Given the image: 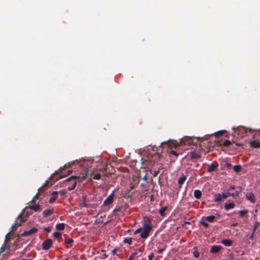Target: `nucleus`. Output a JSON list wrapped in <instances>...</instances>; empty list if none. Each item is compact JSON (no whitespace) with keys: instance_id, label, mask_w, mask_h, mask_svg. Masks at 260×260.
I'll use <instances>...</instances> for the list:
<instances>
[{"instance_id":"1","label":"nucleus","mask_w":260,"mask_h":260,"mask_svg":"<svg viewBox=\"0 0 260 260\" xmlns=\"http://www.w3.org/2000/svg\"><path fill=\"white\" fill-rule=\"evenodd\" d=\"M153 151V152H148L146 157L142 158V164L144 168H148L153 166L154 164L159 159L160 155L159 153L154 152V150Z\"/></svg>"},{"instance_id":"2","label":"nucleus","mask_w":260,"mask_h":260,"mask_svg":"<svg viewBox=\"0 0 260 260\" xmlns=\"http://www.w3.org/2000/svg\"><path fill=\"white\" fill-rule=\"evenodd\" d=\"M88 172H89V170L88 169H87L85 171V173L84 174H83L81 177H80L79 176L74 175V176H72L70 178L67 179L66 180V181H67V182L72 181L71 186L68 187V190H70V191L73 190L75 188L76 184H77V181H76V180L79 179L80 178H81L82 179H86L87 177Z\"/></svg>"},{"instance_id":"3","label":"nucleus","mask_w":260,"mask_h":260,"mask_svg":"<svg viewBox=\"0 0 260 260\" xmlns=\"http://www.w3.org/2000/svg\"><path fill=\"white\" fill-rule=\"evenodd\" d=\"M197 141L198 139L196 138H193L189 137H185L182 139L181 142L184 145H191L193 144L194 143L197 142Z\"/></svg>"},{"instance_id":"4","label":"nucleus","mask_w":260,"mask_h":260,"mask_svg":"<svg viewBox=\"0 0 260 260\" xmlns=\"http://www.w3.org/2000/svg\"><path fill=\"white\" fill-rule=\"evenodd\" d=\"M201 152L202 150L201 149L199 150H195L190 152L189 156L191 159H198L201 157Z\"/></svg>"},{"instance_id":"5","label":"nucleus","mask_w":260,"mask_h":260,"mask_svg":"<svg viewBox=\"0 0 260 260\" xmlns=\"http://www.w3.org/2000/svg\"><path fill=\"white\" fill-rule=\"evenodd\" d=\"M114 192L111 193L104 201L103 206H107L111 204L114 201Z\"/></svg>"},{"instance_id":"6","label":"nucleus","mask_w":260,"mask_h":260,"mask_svg":"<svg viewBox=\"0 0 260 260\" xmlns=\"http://www.w3.org/2000/svg\"><path fill=\"white\" fill-rule=\"evenodd\" d=\"M52 244V241L51 239H48L44 241L42 243V248L47 250L49 249Z\"/></svg>"},{"instance_id":"7","label":"nucleus","mask_w":260,"mask_h":260,"mask_svg":"<svg viewBox=\"0 0 260 260\" xmlns=\"http://www.w3.org/2000/svg\"><path fill=\"white\" fill-rule=\"evenodd\" d=\"M142 229L150 232L152 230V225L149 219L145 220L143 223Z\"/></svg>"},{"instance_id":"8","label":"nucleus","mask_w":260,"mask_h":260,"mask_svg":"<svg viewBox=\"0 0 260 260\" xmlns=\"http://www.w3.org/2000/svg\"><path fill=\"white\" fill-rule=\"evenodd\" d=\"M38 229L34 227L28 231H24L23 233H22L21 235L23 237L30 236L36 233Z\"/></svg>"},{"instance_id":"9","label":"nucleus","mask_w":260,"mask_h":260,"mask_svg":"<svg viewBox=\"0 0 260 260\" xmlns=\"http://www.w3.org/2000/svg\"><path fill=\"white\" fill-rule=\"evenodd\" d=\"M238 131L239 132L242 133L243 134H246L247 133H252L254 131V129L251 128H247L244 126H239L237 128Z\"/></svg>"},{"instance_id":"10","label":"nucleus","mask_w":260,"mask_h":260,"mask_svg":"<svg viewBox=\"0 0 260 260\" xmlns=\"http://www.w3.org/2000/svg\"><path fill=\"white\" fill-rule=\"evenodd\" d=\"M218 167V164L215 161L208 166V172H212L215 171Z\"/></svg>"},{"instance_id":"11","label":"nucleus","mask_w":260,"mask_h":260,"mask_svg":"<svg viewBox=\"0 0 260 260\" xmlns=\"http://www.w3.org/2000/svg\"><path fill=\"white\" fill-rule=\"evenodd\" d=\"M25 209H30L36 212L39 211L40 210V206L39 204H35L34 205H29L25 207Z\"/></svg>"},{"instance_id":"12","label":"nucleus","mask_w":260,"mask_h":260,"mask_svg":"<svg viewBox=\"0 0 260 260\" xmlns=\"http://www.w3.org/2000/svg\"><path fill=\"white\" fill-rule=\"evenodd\" d=\"M250 146L251 148H260V141L258 140L251 141L249 143Z\"/></svg>"},{"instance_id":"13","label":"nucleus","mask_w":260,"mask_h":260,"mask_svg":"<svg viewBox=\"0 0 260 260\" xmlns=\"http://www.w3.org/2000/svg\"><path fill=\"white\" fill-rule=\"evenodd\" d=\"M246 198L248 200L250 201L253 203H254L256 202L255 196L252 192L247 193Z\"/></svg>"},{"instance_id":"14","label":"nucleus","mask_w":260,"mask_h":260,"mask_svg":"<svg viewBox=\"0 0 260 260\" xmlns=\"http://www.w3.org/2000/svg\"><path fill=\"white\" fill-rule=\"evenodd\" d=\"M26 221V217H22V214H20L17 217V226H20L22 223Z\"/></svg>"},{"instance_id":"15","label":"nucleus","mask_w":260,"mask_h":260,"mask_svg":"<svg viewBox=\"0 0 260 260\" xmlns=\"http://www.w3.org/2000/svg\"><path fill=\"white\" fill-rule=\"evenodd\" d=\"M58 191H54L51 193L52 197H51L49 200V202L50 204L54 203L57 197Z\"/></svg>"},{"instance_id":"16","label":"nucleus","mask_w":260,"mask_h":260,"mask_svg":"<svg viewBox=\"0 0 260 260\" xmlns=\"http://www.w3.org/2000/svg\"><path fill=\"white\" fill-rule=\"evenodd\" d=\"M235 207V204L234 203H225L224 205V208L226 211L232 209L234 208Z\"/></svg>"},{"instance_id":"17","label":"nucleus","mask_w":260,"mask_h":260,"mask_svg":"<svg viewBox=\"0 0 260 260\" xmlns=\"http://www.w3.org/2000/svg\"><path fill=\"white\" fill-rule=\"evenodd\" d=\"M186 180V177L183 175H182V176L178 179V183L179 184V189H180L181 188L182 185L184 183V181Z\"/></svg>"},{"instance_id":"18","label":"nucleus","mask_w":260,"mask_h":260,"mask_svg":"<svg viewBox=\"0 0 260 260\" xmlns=\"http://www.w3.org/2000/svg\"><path fill=\"white\" fill-rule=\"evenodd\" d=\"M53 212V209H46L43 212V217L45 218L47 217L50 216L51 214H52Z\"/></svg>"},{"instance_id":"19","label":"nucleus","mask_w":260,"mask_h":260,"mask_svg":"<svg viewBox=\"0 0 260 260\" xmlns=\"http://www.w3.org/2000/svg\"><path fill=\"white\" fill-rule=\"evenodd\" d=\"M222 247L220 245H214L211 247V252L212 253H217L218 252Z\"/></svg>"},{"instance_id":"20","label":"nucleus","mask_w":260,"mask_h":260,"mask_svg":"<svg viewBox=\"0 0 260 260\" xmlns=\"http://www.w3.org/2000/svg\"><path fill=\"white\" fill-rule=\"evenodd\" d=\"M193 196L197 199H200L202 197V192L200 190L196 189L194 191Z\"/></svg>"},{"instance_id":"21","label":"nucleus","mask_w":260,"mask_h":260,"mask_svg":"<svg viewBox=\"0 0 260 260\" xmlns=\"http://www.w3.org/2000/svg\"><path fill=\"white\" fill-rule=\"evenodd\" d=\"M150 232L148 231L143 230V231L141 233L140 236L143 239H146L149 236Z\"/></svg>"},{"instance_id":"22","label":"nucleus","mask_w":260,"mask_h":260,"mask_svg":"<svg viewBox=\"0 0 260 260\" xmlns=\"http://www.w3.org/2000/svg\"><path fill=\"white\" fill-rule=\"evenodd\" d=\"M221 243L226 246H230L232 244V241L230 239H223Z\"/></svg>"},{"instance_id":"23","label":"nucleus","mask_w":260,"mask_h":260,"mask_svg":"<svg viewBox=\"0 0 260 260\" xmlns=\"http://www.w3.org/2000/svg\"><path fill=\"white\" fill-rule=\"evenodd\" d=\"M20 214H22V217H26V219H27V217L31 214V210L30 211H28L27 210H26L25 209L22 211L21 213Z\"/></svg>"},{"instance_id":"24","label":"nucleus","mask_w":260,"mask_h":260,"mask_svg":"<svg viewBox=\"0 0 260 260\" xmlns=\"http://www.w3.org/2000/svg\"><path fill=\"white\" fill-rule=\"evenodd\" d=\"M238 188L239 189L235 191V192L231 193V196L234 198L239 197V193L241 192L242 187L241 186H238Z\"/></svg>"},{"instance_id":"25","label":"nucleus","mask_w":260,"mask_h":260,"mask_svg":"<svg viewBox=\"0 0 260 260\" xmlns=\"http://www.w3.org/2000/svg\"><path fill=\"white\" fill-rule=\"evenodd\" d=\"M73 240L72 239H68L66 241H65V244H66V247L69 248L71 247L73 245Z\"/></svg>"},{"instance_id":"26","label":"nucleus","mask_w":260,"mask_h":260,"mask_svg":"<svg viewBox=\"0 0 260 260\" xmlns=\"http://www.w3.org/2000/svg\"><path fill=\"white\" fill-rule=\"evenodd\" d=\"M214 197L215 198L214 199V202L216 203L220 202L221 199H222V195L220 193L215 194L214 195Z\"/></svg>"},{"instance_id":"27","label":"nucleus","mask_w":260,"mask_h":260,"mask_svg":"<svg viewBox=\"0 0 260 260\" xmlns=\"http://www.w3.org/2000/svg\"><path fill=\"white\" fill-rule=\"evenodd\" d=\"M48 183H49V181H46V182L44 183V184L38 189V193L39 194L41 193V192H43L44 191V190H45L44 187L48 185Z\"/></svg>"},{"instance_id":"28","label":"nucleus","mask_w":260,"mask_h":260,"mask_svg":"<svg viewBox=\"0 0 260 260\" xmlns=\"http://www.w3.org/2000/svg\"><path fill=\"white\" fill-rule=\"evenodd\" d=\"M167 208L168 207L167 206L162 207L161 209L159 210V214L162 216H164L165 214V212L167 210Z\"/></svg>"},{"instance_id":"29","label":"nucleus","mask_w":260,"mask_h":260,"mask_svg":"<svg viewBox=\"0 0 260 260\" xmlns=\"http://www.w3.org/2000/svg\"><path fill=\"white\" fill-rule=\"evenodd\" d=\"M64 227H65L64 223H58L56 225V229L57 230H59V231H62V230H64Z\"/></svg>"},{"instance_id":"30","label":"nucleus","mask_w":260,"mask_h":260,"mask_svg":"<svg viewBox=\"0 0 260 260\" xmlns=\"http://www.w3.org/2000/svg\"><path fill=\"white\" fill-rule=\"evenodd\" d=\"M215 219V216L213 215H210L206 217V220L209 222H213Z\"/></svg>"},{"instance_id":"31","label":"nucleus","mask_w":260,"mask_h":260,"mask_svg":"<svg viewBox=\"0 0 260 260\" xmlns=\"http://www.w3.org/2000/svg\"><path fill=\"white\" fill-rule=\"evenodd\" d=\"M164 144H168L169 145H171L174 144V142L173 140H169L167 141H164L160 143V145L159 146V147H161V146L163 145Z\"/></svg>"},{"instance_id":"32","label":"nucleus","mask_w":260,"mask_h":260,"mask_svg":"<svg viewBox=\"0 0 260 260\" xmlns=\"http://www.w3.org/2000/svg\"><path fill=\"white\" fill-rule=\"evenodd\" d=\"M225 132L226 131H224V130H222V131H218V132H216L215 133V136L216 137H218L220 136H221V135H223L225 133Z\"/></svg>"},{"instance_id":"33","label":"nucleus","mask_w":260,"mask_h":260,"mask_svg":"<svg viewBox=\"0 0 260 260\" xmlns=\"http://www.w3.org/2000/svg\"><path fill=\"white\" fill-rule=\"evenodd\" d=\"M233 169L235 172L238 173L241 170V166L240 165H235L234 166Z\"/></svg>"},{"instance_id":"34","label":"nucleus","mask_w":260,"mask_h":260,"mask_svg":"<svg viewBox=\"0 0 260 260\" xmlns=\"http://www.w3.org/2000/svg\"><path fill=\"white\" fill-rule=\"evenodd\" d=\"M231 193L229 191L227 192H223L221 194L222 199H226L229 196H231Z\"/></svg>"},{"instance_id":"35","label":"nucleus","mask_w":260,"mask_h":260,"mask_svg":"<svg viewBox=\"0 0 260 260\" xmlns=\"http://www.w3.org/2000/svg\"><path fill=\"white\" fill-rule=\"evenodd\" d=\"M123 242L124 243H127L128 244H131L132 242V238H129V237L125 238H124Z\"/></svg>"},{"instance_id":"36","label":"nucleus","mask_w":260,"mask_h":260,"mask_svg":"<svg viewBox=\"0 0 260 260\" xmlns=\"http://www.w3.org/2000/svg\"><path fill=\"white\" fill-rule=\"evenodd\" d=\"M199 223L200 224L203 225L205 228H208L209 227V224L208 223H207L206 222H205V221H204L203 219L201 220L200 221H199Z\"/></svg>"},{"instance_id":"37","label":"nucleus","mask_w":260,"mask_h":260,"mask_svg":"<svg viewBox=\"0 0 260 260\" xmlns=\"http://www.w3.org/2000/svg\"><path fill=\"white\" fill-rule=\"evenodd\" d=\"M248 212V211L247 210H240L239 211V215L243 217Z\"/></svg>"},{"instance_id":"38","label":"nucleus","mask_w":260,"mask_h":260,"mask_svg":"<svg viewBox=\"0 0 260 260\" xmlns=\"http://www.w3.org/2000/svg\"><path fill=\"white\" fill-rule=\"evenodd\" d=\"M260 226V222L258 221H256L253 227V231L255 232V231Z\"/></svg>"},{"instance_id":"39","label":"nucleus","mask_w":260,"mask_h":260,"mask_svg":"<svg viewBox=\"0 0 260 260\" xmlns=\"http://www.w3.org/2000/svg\"><path fill=\"white\" fill-rule=\"evenodd\" d=\"M67 192V191L66 189H62V190H61L58 191V194L59 193L60 195L64 197V196H66Z\"/></svg>"},{"instance_id":"40","label":"nucleus","mask_w":260,"mask_h":260,"mask_svg":"<svg viewBox=\"0 0 260 260\" xmlns=\"http://www.w3.org/2000/svg\"><path fill=\"white\" fill-rule=\"evenodd\" d=\"M39 193H38L37 194H36V196L34 197V198L31 200V203L32 204L35 203L36 202V201L39 199Z\"/></svg>"},{"instance_id":"41","label":"nucleus","mask_w":260,"mask_h":260,"mask_svg":"<svg viewBox=\"0 0 260 260\" xmlns=\"http://www.w3.org/2000/svg\"><path fill=\"white\" fill-rule=\"evenodd\" d=\"M231 144V142L229 140H225L223 143H222V146H225V147H228L229 146L230 144Z\"/></svg>"},{"instance_id":"42","label":"nucleus","mask_w":260,"mask_h":260,"mask_svg":"<svg viewBox=\"0 0 260 260\" xmlns=\"http://www.w3.org/2000/svg\"><path fill=\"white\" fill-rule=\"evenodd\" d=\"M120 209L121 208L120 206H116L113 210V213L114 214H116L117 212H119L120 211Z\"/></svg>"},{"instance_id":"43","label":"nucleus","mask_w":260,"mask_h":260,"mask_svg":"<svg viewBox=\"0 0 260 260\" xmlns=\"http://www.w3.org/2000/svg\"><path fill=\"white\" fill-rule=\"evenodd\" d=\"M60 236L61 233L58 232H55L53 233V237L56 239L59 238Z\"/></svg>"},{"instance_id":"44","label":"nucleus","mask_w":260,"mask_h":260,"mask_svg":"<svg viewBox=\"0 0 260 260\" xmlns=\"http://www.w3.org/2000/svg\"><path fill=\"white\" fill-rule=\"evenodd\" d=\"M150 173L152 175L153 177H156L159 172V170L156 171H152V170H150Z\"/></svg>"},{"instance_id":"45","label":"nucleus","mask_w":260,"mask_h":260,"mask_svg":"<svg viewBox=\"0 0 260 260\" xmlns=\"http://www.w3.org/2000/svg\"><path fill=\"white\" fill-rule=\"evenodd\" d=\"M138 253L137 252H134L129 257H132V259H134L135 258L138 257Z\"/></svg>"},{"instance_id":"46","label":"nucleus","mask_w":260,"mask_h":260,"mask_svg":"<svg viewBox=\"0 0 260 260\" xmlns=\"http://www.w3.org/2000/svg\"><path fill=\"white\" fill-rule=\"evenodd\" d=\"M101 175L100 173H97L94 175L93 179L95 180H99L101 178Z\"/></svg>"},{"instance_id":"47","label":"nucleus","mask_w":260,"mask_h":260,"mask_svg":"<svg viewBox=\"0 0 260 260\" xmlns=\"http://www.w3.org/2000/svg\"><path fill=\"white\" fill-rule=\"evenodd\" d=\"M193 255L194 256V257L196 258H198L200 256V254H199V252L198 250H194L193 252Z\"/></svg>"},{"instance_id":"48","label":"nucleus","mask_w":260,"mask_h":260,"mask_svg":"<svg viewBox=\"0 0 260 260\" xmlns=\"http://www.w3.org/2000/svg\"><path fill=\"white\" fill-rule=\"evenodd\" d=\"M11 236V233H8L5 237V242H7L9 241Z\"/></svg>"},{"instance_id":"49","label":"nucleus","mask_w":260,"mask_h":260,"mask_svg":"<svg viewBox=\"0 0 260 260\" xmlns=\"http://www.w3.org/2000/svg\"><path fill=\"white\" fill-rule=\"evenodd\" d=\"M142 230V228H140L139 229H138L137 230H136L135 232H134V234L136 235L138 233H140V232Z\"/></svg>"},{"instance_id":"50","label":"nucleus","mask_w":260,"mask_h":260,"mask_svg":"<svg viewBox=\"0 0 260 260\" xmlns=\"http://www.w3.org/2000/svg\"><path fill=\"white\" fill-rule=\"evenodd\" d=\"M254 235H255V232H254L253 231L251 235L249 237V239L251 240H253V239H254Z\"/></svg>"},{"instance_id":"51","label":"nucleus","mask_w":260,"mask_h":260,"mask_svg":"<svg viewBox=\"0 0 260 260\" xmlns=\"http://www.w3.org/2000/svg\"><path fill=\"white\" fill-rule=\"evenodd\" d=\"M170 154H172V155H175V156L177 157L178 156V154L177 153V152L174 151V150H171L170 151Z\"/></svg>"},{"instance_id":"52","label":"nucleus","mask_w":260,"mask_h":260,"mask_svg":"<svg viewBox=\"0 0 260 260\" xmlns=\"http://www.w3.org/2000/svg\"><path fill=\"white\" fill-rule=\"evenodd\" d=\"M6 249V246L3 245L1 248L0 253L3 252Z\"/></svg>"},{"instance_id":"53","label":"nucleus","mask_w":260,"mask_h":260,"mask_svg":"<svg viewBox=\"0 0 260 260\" xmlns=\"http://www.w3.org/2000/svg\"><path fill=\"white\" fill-rule=\"evenodd\" d=\"M17 226V223H15L14 224H12V226H11V229L13 231V230H16V226Z\"/></svg>"},{"instance_id":"54","label":"nucleus","mask_w":260,"mask_h":260,"mask_svg":"<svg viewBox=\"0 0 260 260\" xmlns=\"http://www.w3.org/2000/svg\"><path fill=\"white\" fill-rule=\"evenodd\" d=\"M154 257L153 253H151L148 256V260H152V258Z\"/></svg>"},{"instance_id":"55","label":"nucleus","mask_w":260,"mask_h":260,"mask_svg":"<svg viewBox=\"0 0 260 260\" xmlns=\"http://www.w3.org/2000/svg\"><path fill=\"white\" fill-rule=\"evenodd\" d=\"M44 230L47 232H50L51 231V229L49 227H46L44 229Z\"/></svg>"},{"instance_id":"56","label":"nucleus","mask_w":260,"mask_h":260,"mask_svg":"<svg viewBox=\"0 0 260 260\" xmlns=\"http://www.w3.org/2000/svg\"><path fill=\"white\" fill-rule=\"evenodd\" d=\"M236 188V187L234 185H232L230 187L229 189H228V191L230 192L231 190H234Z\"/></svg>"},{"instance_id":"57","label":"nucleus","mask_w":260,"mask_h":260,"mask_svg":"<svg viewBox=\"0 0 260 260\" xmlns=\"http://www.w3.org/2000/svg\"><path fill=\"white\" fill-rule=\"evenodd\" d=\"M116 251H117V249L116 248H114V249H113L111 251V254L112 255H114L116 253Z\"/></svg>"},{"instance_id":"58","label":"nucleus","mask_w":260,"mask_h":260,"mask_svg":"<svg viewBox=\"0 0 260 260\" xmlns=\"http://www.w3.org/2000/svg\"><path fill=\"white\" fill-rule=\"evenodd\" d=\"M165 248L159 249L157 250V253L160 254L163 252Z\"/></svg>"},{"instance_id":"59","label":"nucleus","mask_w":260,"mask_h":260,"mask_svg":"<svg viewBox=\"0 0 260 260\" xmlns=\"http://www.w3.org/2000/svg\"><path fill=\"white\" fill-rule=\"evenodd\" d=\"M225 166L226 167H231L232 166V165L230 162H225Z\"/></svg>"},{"instance_id":"60","label":"nucleus","mask_w":260,"mask_h":260,"mask_svg":"<svg viewBox=\"0 0 260 260\" xmlns=\"http://www.w3.org/2000/svg\"><path fill=\"white\" fill-rule=\"evenodd\" d=\"M237 225H238V223H233L231 225V226H233V227L237 226Z\"/></svg>"},{"instance_id":"61","label":"nucleus","mask_w":260,"mask_h":260,"mask_svg":"<svg viewBox=\"0 0 260 260\" xmlns=\"http://www.w3.org/2000/svg\"><path fill=\"white\" fill-rule=\"evenodd\" d=\"M143 179L145 181H147V177L146 175H145V176L143 178Z\"/></svg>"},{"instance_id":"62","label":"nucleus","mask_w":260,"mask_h":260,"mask_svg":"<svg viewBox=\"0 0 260 260\" xmlns=\"http://www.w3.org/2000/svg\"><path fill=\"white\" fill-rule=\"evenodd\" d=\"M72 173V171L71 170H69L68 172V175H70Z\"/></svg>"},{"instance_id":"63","label":"nucleus","mask_w":260,"mask_h":260,"mask_svg":"<svg viewBox=\"0 0 260 260\" xmlns=\"http://www.w3.org/2000/svg\"><path fill=\"white\" fill-rule=\"evenodd\" d=\"M127 260H133V259H132V257H129Z\"/></svg>"},{"instance_id":"64","label":"nucleus","mask_w":260,"mask_h":260,"mask_svg":"<svg viewBox=\"0 0 260 260\" xmlns=\"http://www.w3.org/2000/svg\"><path fill=\"white\" fill-rule=\"evenodd\" d=\"M21 260H31V259H22Z\"/></svg>"}]
</instances>
